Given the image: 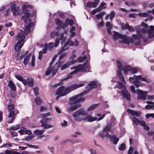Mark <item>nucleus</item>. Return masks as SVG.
Listing matches in <instances>:
<instances>
[{
    "label": "nucleus",
    "instance_id": "25",
    "mask_svg": "<svg viewBox=\"0 0 154 154\" xmlns=\"http://www.w3.org/2000/svg\"><path fill=\"white\" fill-rule=\"evenodd\" d=\"M73 76V75L70 73L69 75H67V76L66 78L62 79L61 80V82L55 85H54V86L56 87V86H59L62 85L63 84V83L62 82L63 81H64V80H66L67 79L72 78Z\"/></svg>",
    "mask_w": 154,
    "mask_h": 154
},
{
    "label": "nucleus",
    "instance_id": "18",
    "mask_svg": "<svg viewBox=\"0 0 154 154\" xmlns=\"http://www.w3.org/2000/svg\"><path fill=\"white\" fill-rule=\"evenodd\" d=\"M149 27L150 29H151V30H149L148 31L147 34L148 35V37H147V38H151L154 36V26L151 25L149 26ZM143 39H144V38H143ZM147 40V39L145 40H144V41H146Z\"/></svg>",
    "mask_w": 154,
    "mask_h": 154
},
{
    "label": "nucleus",
    "instance_id": "60",
    "mask_svg": "<svg viewBox=\"0 0 154 154\" xmlns=\"http://www.w3.org/2000/svg\"><path fill=\"white\" fill-rule=\"evenodd\" d=\"M81 134V133L79 131L76 132L74 134L72 135V136L74 137H77L78 135H79Z\"/></svg>",
    "mask_w": 154,
    "mask_h": 154
},
{
    "label": "nucleus",
    "instance_id": "10",
    "mask_svg": "<svg viewBox=\"0 0 154 154\" xmlns=\"http://www.w3.org/2000/svg\"><path fill=\"white\" fill-rule=\"evenodd\" d=\"M8 109L10 112L8 116L9 120L8 123H12L15 119L16 115L19 113V111L17 110L14 109V106L13 105L11 104L8 105Z\"/></svg>",
    "mask_w": 154,
    "mask_h": 154
},
{
    "label": "nucleus",
    "instance_id": "26",
    "mask_svg": "<svg viewBox=\"0 0 154 154\" xmlns=\"http://www.w3.org/2000/svg\"><path fill=\"white\" fill-rule=\"evenodd\" d=\"M15 78L18 80L21 81L24 85H26V80L23 79V78L19 75H15Z\"/></svg>",
    "mask_w": 154,
    "mask_h": 154
},
{
    "label": "nucleus",
    "instance_id": "52",
    "mask_svg": "<svg viewBox=\"0 0 154 154\" xmlns=\"http://www.w3.org/2000/svg\"><path fill=\"white\" fill-rule=\"evenodd\" d=\"M89 151L91 154H96L97 153L96 150L92 148H90L89 149Z\"/></svg>",
    "mask_w": 154,
    "mask_h": 154
},
{
    "label": "nucleus",
    "instance_id": "48",
    "mask_svg": "<svg viewBox=\"0 0 154 154\" xmlns=\"http://www.w3.org/2000/svg\"><path fill=\"white\" fill-rule=\"evenodd\" d=\"M106 132H104V131H103V130L102 132L99 134V135L102 138H104L106 137Z\"/></svg>",
    "mask_w": 154,
    "mask_h": 154
},
{
    "label": "nucleus",
    "instance_id": "38",
    "mask_svg": "<svg viewBox=\"0 0 154 154\" xmlns=\"http://www.w3.org/2000/svg\"><path fill=\"white\" fill-rule=\"evenodd\" d=\"M12 146V144L10 143H7L6 144H4L2 146H1V147H5L8 148L9 147H11Z\"/></svg>",
    "mask_w": 154,
    "mask_h": 154
},
{
    "label": "nucleus",
    "instance_id": "59",
    "mask_svg": "<svg viewBox=\"0 0 154 154\" xmlns=\"http://www.w3.org/2000/svg\"><path fill=\"white\" fill-rule=\"evenodd\" d=\"M106 26L108 28H112V25L109 22H107L106 23Z\"/></svg>",
    "mask_w": 154,
    "mask_h": 154
},
{
    "label": "nucleus",
    "instance_id": "50",
    "mask_svg": "<svg viewBox=\"0 0 154 154\" xmlns=\"http://www.w3.org/2000/svg\"><path fill=\"white\" fill-rule=\"evenodd\" d=\"M60 43V39L59 38H57L55 42L54 46L55 47H57L58 46V45Z\"/></svg>",
    "mask_w": 154,
    "mask_h": 154
},
{
    "label": "nucleus",
    "instance_id": "22",
    "mask_svg": "<svg viewBox=\"0 0 154 154\" xmlns=\"http://www.w3.org/2000/svg\"><path fill=\"white\" fill-rule=\"evenodd\" d=\"M127 112L128 113L130 114L132 116L135 117H138L140 114V112L135 111L130 109H128Z\"/></svg>",
    "mask_w": 154,
    "mask_h": 154
},
{
    "label": "nucleus",
    "instance_id": "32",
    "mask_svg": "<svg viewBox=\"0 0 154 154\" xmlns=\"http://www.w3.org/2000/svg\"><path fill=\"white\" fill-rule=\"evenodd\" d=\"M44 131V130L43 129L42 130H36L34 131V133L37 135H42Z\"/></svg>",
    "mask_w": 154,
    "mask_h": 154
},
{
    "label": "nucleus",
    "instance_id": "34",
    "mask_svg": "<svg viewBox=\"0 0 154 154\" xmlns=\"http://www.w3.org/2000/svg\"><path fill=\"white\" fill-rule=\"evenodd\" d=\"M112 126L110 124H107L103 129V131L105 132H107L109 131Z\"/></svg>",
    "mask_w": 154,
    "mask_h": 154
},
{
    "label": "nucleus",
    "instance_id": "16",
    "mask_svg": "<svg viewBox=\"0 0 154 154\" xmlns=\"http://www.w3.org/2000/svg\"><path fill=\"white\" fill-rule=\"evenodd\" d=\"M130 71L133 74H136L138 72L137 68L131 67L130 66L126 65L124 67V72L125 74H128V72Z\"/></svg>",
    "mask_w": 154,
    "mask_h": 154
},
{
    "label": "nucleus",
    "instance_id": "21",
    "mask_svg": "<svg viewBox=\"0 0 154 154\" xmlns=\"http://www.w3.org/2000/svg\"><path fill=\"white\" fill-rule=\"evenodd\" d=\"M97 119V118L96 117H93L91 115L87 116L83 119V120H87L89 122H92L96 120Z\"/></svg>",
    "mask_w": 154,
    "mask_h": 154
},
{
    "label": "nucleus",
    "instance_id": "12",
    "mask_svg": "<svg viewBox=\"0 0 154 154\" xmlns=\"http://www.w3.org/2000/svg\"><path fill=\"white\" fill-rule=\"evenodd\" d=\"M113 38L114 39H116L119 38H122V43L126 44L127 45H129L130 42H131V39H128V38L125 35H123L121 34H119L115 31H114Z\"/></svg>",
    "mask_w": 154,
    "mask_h": 154
},
{
    "label": "nucleus",
    "instance_id": "40",
    "mask_svg": "<svg viewBox=\"0 0 154 154\" xmlns=\"http://www.w3.org/2000/svg\"><path fill=\"white\" fill-rule=\"evenodd\" d=\"M20 128V125H16L12 126L10 128V129L11 130H16Z\"/></svg>",
    "mask_w": 154,
    "mask_h": 154
},
{
    "label": "nucleus",
    "instance_id": "35",
    "mask_svg": "<svg viewBox=\"0 0 154 154\" xmlns=\"http://www.w3.org/2000/svg\"><path fill=\"white\" fill-rule=\"evenodd\" d=\"M26 84H27L29 86H32L33 84V81L32 79L28 78L26 81Z\"/></svg>",
    "mask_w": 154,
    "mask_h": 154
},
{
    "label": "nucleus",
    "instance_id": "24",
    "mask_svg": "<svg viewBox=\"0 0 154 154\" xmlns=\"http://www.w3.org/2000/svg\"><path fill=\"white\" fill-rule=\"evenodd\" d=\"M97 87V85L96 82L93 81L88 84V86L86 87V88L89 90Z\"/></svg>",
    "mask_w": 154,
    "mask_h": 154
},
{
    "label": "nucleus",
    "instance_id": "55",
    "mask_svg": "<svg viewBox=\"0 0 154 154\" xmlns=\"http://www.w3.org/2000/svg\"><path fill=\"white\" fill-rule=\"evenodd\" d=\"M146 117L147 118H149L150 117L154 118V113H148L146 115Z\"/></svg>",
    "mask_w": 154,
    "mask_h": 154
},
{
    "label": "nucleus",
    "instance_id": "47",
    "mask_svg": "<svg viewBox=\"0 0 154 154\" xmlns=\"http://www.w3.org/2000/svg\"><path fill=\"white\" fill-rule=\"evenodd\" d=\"M147 100L149 101L154 100V95H148L147 96Z\"/></svg>",
    "mask_w": 154,
    "mask_h": 154
},
{
    "label": "nucleus",
    "instance_id": "5",
    "mask_svg": "<svg viewBox=\"0 0 154 154\" xmlns=\"http://www.w3.org/2000/svg\"><path fill=\"white\" fill-rule=\"evenodd\" d=\"M84 85L83 83L75 84L66 88L64 86H61L57 89L56 94L60 96H65L72 91L83 86Z\"/></svg>",
    "mask_w": 154,
    "mask_h": 154
},
{
    "label": "nucleus",
    "instance_id": "15",
    "mask_svg": "<svg viewBox=\"0 0 154 154\" xmlns=\"http://www.w3.org/2000/svg\"><path fill=\"white\" fill-rule=\"evenodd\" d=\"M137 93L138 94L137 98L138 99L145 100L146 99V95L147 92L146 91H143L140 89H137L136 91Z\"/></svg>",
    "mask_w": 154,
    "mask_h": 154
},
{
    "label": "nucleus",
    "instance_id": "9",
    "mask_svg": "<svg viewBox=\"0 0 154 154\" xmlns=\"http://www.w3.org/2000/svg\"><path fill=\"white\" fill-rule=\"evenodd\" d=\"M50 115V112L43 114L42 115V117L43 119L40 121V122L41 123V127H43L44 129H48L52 128L54 127L53 125L47 123L49 121H51V118L48 119L47 118Z\"/></svg>",
    "mask_w": 154,
    "mask_h": 154
},
{
    "label": "nucleus",
    "instance_id": "11",
    "mask_svg": "<svg viewBox=\"0 0 154 154\" xmlns=\"http://www.w3.org/2000/svg\"><path fill=\"white\" fill-rule=\"evenodd\" d=\"M87 114V112L85 111L83 109H80L74 112L72 116L75 121L80 122L83 120V118L79 117L80 116H84Z\"/></svg>",
    "mask_w": 154,
    "mask_h": 154
},
{
    "label": "nucleus",
    "instance_id": "41",
    "mask_svg": "<svg viewBox=\"0 0 154 154\" xmlns=\"http://www.w3.org/2000/svg\"><path fill=\"white\" fill-rule=\"evenodd\" d=\"M105 3L104 2L102 3L100 6L98 7L100 10L101 11L102 9H104L106 8V6H105Z\"/></svg>",
    "mask_w": 154,
    "mask_h": 154
},
{
    "label": "nucleus",
    "instance_id": "37",
    "mask_svg": "<svg viewBox=\"0 0 154 154\" xmlns=\"http://www.w3.org/2000/svg\"><path fill=\"white\" fill-rule=\"evenodd\" d=\"M86 6L89 8H96L95 5L93 2H88L86 5Z\"/></svg>",
    "mask_w": 154,
    "mask_h": 154
},
{
    "label": "nucleus",
    "instance_id": "30",
    "mask_svg": "<svg viewBox=\"0 0 154 154\" xmlns=\"http://www.w3.org/2000/svg\"><path fill=\"white\" fill-rule=\"evenodd\" d=\"M31 55V53H29L24 58L23 61V63L24 65H26L28 63L29 59Z\"/></svg>",
    "mask_w": 154,
    "mask_h": 154
},
{
    "label": "nucleus",
    "instance_id": "28",
    "mask_svg": "<svg viewBox=\"0 0 154 154\" xmlns=\"http://www.w3.org/2000/svg\"><path fill=\"white\" fill-rule=\"evenodd\" d=\"M110 140L114 144H116L119 141V138L115 136L114 135L112 137Z\"/></svg>",
    "mask_w": 154,
    "mask_h": 154
},
{
    "label": "nucleus",
    "instance_id": "8",
    "mask_svg": "<svg viewBox=\"0 0 154 154\" xmlns=\"http://www.w3.org/2000/svg\"><path fill=\"white\" fill-rule=\"evenodd\" d=\"M88 61L87 60L82 65L80 64L77 66H73L71 68V70L75 69L70 73L73 76L75 74L79 72H85L89 67V65L88 64Z\"/></svg>",
    "mask_w": 154,
    "mask_h": 154
},
{
    "label": "nucleus",
    "instance_id": "36",
    "mask_svg": "<svg viewBox=\"0 0 154 154\" xmlns=\"http://www.w3.org/2000/svg\"><path fill=\"white\" fill-rule=\"evenodd\" d=\"M105 13L102 12L99 13L96 15V17L97 20H99L100 19H102L103 16L104 14Z\"/></svg>",
    "mask_w": 154,
    "mask_h": 154
},
{
    "label": "nucleus",
    "instance_id": "51",
    "mask_svg": "<svg viewBox=\"0 0 154 154\" xmlns=\"http://www.w3.org/2000/svg\"><path fill=\"white\" fill-rule=\"evenodd\" d=\"M72 59V60L69 61L68 62H67L69 66L72 65V64L74 63L75 62H78L77 59H76L75 60H74L73 59Z\"/></svg>",
    "mask_w": 154,
    "mask_h": 154
},
{
    "label": "nucleus",
    "instance_id": "57",
    "mask_svg": "<svg viewBox=\"0 0 154 154\" xmlns=\"http://www.w3.org/2000/svg\"><path fill=\"white\" fill-rule=\"evenodd\" d=\"M43 53H45L43 52V50H42V51H39V56L38 57V58L39 59H41L42 58Z\"/></svg>",
    "mask_w": 154,
    "mask_h": 154
},
{
    "label": "nucleus",
    "instance_id": "53",
    "mask_svg": "<svg viewBox=\"0 0 154 154\" xmlns=\"http://www.w3.org/2000/svg\"><path fill=\"white\" fill-rule=\"evenodd\" d=\"M115 14V12L113 11H112L110 14V19L111 20H112Z\"/></svg>",
    "mask_w": 154,
    "mask_h": 154
},
{
    "label": "nucleus",
    "instance_id": "29",
    "mask_svg": "<svg viewBox=\"0 0 154 154\" xmlns=\"http://www.w3.org/2000/svg\"><path fill=\"white\" fill-rule=\"evenodd\" d=\"M146 103L149 104L145 106V108L146 109H152L153 107L152 105L154 104V103L151 101H148Z\"/></svg>",
    "mask_w": 154,
    "mask_h": 154
},
{
    "label": "nucleus",
    "instance_id": "31",
    "mask_svg": "<svg viewBox=\"0 0 154 154\" xmlns=\"http://www.w3.org/2000/svg\"><path fill=\"white\" fill-rule=\"evenodd\" d=\"M100 104L99 103L94 104L91 106H90L88 109V111H91L92 110H94Z\"/></svg>",
    "mask_w": 154,
    "mask_h": 154
},
{
    "label": "nucleus",
    "instance_id": "42",
    "mask_svg": "<svg viewBox=\"0 0 154 154\" xmlns=\"http://www.w3.org/2000/svg\"><path fill=\"white\" fill-rule=\"evenodd\" d=\"M121 28L122 29H127V27H128V24L127 23H121Z\"/></svg>",
    "mask_w": 154,
    "mask_h": 154
},
{
    "label": "nucleus",
    "instance_id": "43",
    "mask_svg": "<svg viewBox=\"0 0 154 154\" xmlns=\"http://www.w3.org/2000/svg\"><path fill=\"white\" fill-rule=\"evenodd\" d=\"M69 25V20L67 19L66 20L65 23L63 26L62 27L63 28H65V27H67Z\"/></svg>",
    "mask_w": 154,
    "mask_h": 154
},
{
    "label": "nucleus",
    "instance_id": "54",
    "mask_svg": "<svg viewBox=\"0 0 154 154\" xmlns=\"http://www.w3.org/2000/svg\"><path fill=\"white\" fill-rule=\"evenodd\" d=\"M35 94V96H37L39 95L38 89L37 88H35L33 89Z\"/></svg>",
    "mask_w": 154,
    "mask_h": 154
},
{
    "label": "nucleus",
    "instance_id": "49",
    "mask_svg": "<svg viewBox=\"0 0 154 154\" xmlns=\"http://www.w3.org/2000/svg\"><path fill=\"white\" fill-rule=\"evenodd\" d=\"M125 147V144L124 143H122L119 147V150H124Z\"/></svg>",
    "mask_w": 154,
    "mask_h": 154
},
{
    "label": "nucleus",
    "instance_id": "63",
    "mask_svg": "<svg viewBox=\"0 0 154 154\" xmlns=\"http://www.w3.org/2000/svg\"><path fill=\"white\" fill-rule=\"evenodd\" d=\"M24 132L26 134H32V132L30 130H25Z\"/></svg>",
    "mask_w": 154,
    "mask_h": 154
},
{
    "label": "nucleus",
    "instance_id": "6",
    "mask_svg": "<svg viewBox=\"0 0 154 154\" xmlns=\"http://www.w3.org/2000/svg\"><path fill=\"white\" fill-rule=\"evenodd\" d=\"M116 63L119 69L118 71L117 72V75L119 77L121 82H117V85L116 86V87L119 88H124L126 82L122 73V70H124V67H123L121 62L119 60H117ZM124 67V66H123V67Z\"/></svg>",
    "mask_w": 154,
    "mask_h": 154
},
{
    "label": "nucleus",
    "instance_id": "45",
    "mask_svg": "<svg viewBox=\"0 0 154 154\" xmlns=\"http://www.w3.org/2000/svg\"><path fill=\"white\" fill-rule=\"evenodd\" d=\"M35 57L33 55L32 57V60L31 62V65L34 67L35 66Z\"/></svg>",
    "mask_w": 154,
    "mask_h": 154
},
{
    "label": "nucleus",
    "instance_id": "13",
    "mask_svg": "<svg viewBox=\"0 0 154 154\" xmlns=\"http://www.w3.org/2000/svg\"><path fill=\"white\" fill-rule=\"evenodd\" d=\"M79 44V42L76 39L75 40L74 42H73L71 41L70 39H69L63 47L61 48L60 51L58 53L60 54L64 50L66 51L67 50L68 48L66 47V46L68 45L70 46H77Z\"/></svg>",
    "mask_w": 154,
    "mask_h": 154
},
{
    "label": "nucleus",
    "instance_id": "19",
    "mask_svg": "<svg viewBox=\"0 0 154 154\" xmlns=\"http://www.w3.org/2000/svg\"><path fill=\"white\" fill-rule=\"evenodd\" d=\"M54 44L53 42H50L48 44H45V48L43 49V51L44 53H46L48 49L49 51L51 50L54 47Z\"/></svg>",
    "mask_w": 154,
    "mask_h": 154
},
{
    "label": "nucleus",
    "instance_id": "7",
    "mask_svg": "<svg viewBox=\"0 0 154 154\" xmlns=\"http://www.w3.org/2000/svg\"><path fill=\"white\" fill-rule=\"evenodd\" d=\"M129 80L137 88L141 85V83L140 80L146 82H149L148 79L140 75L138 76L134 75L133 77H130L129 79Z\"/></svg>",
    "mask_w": 154,
    "mask_h": 154
},
{
    "label": "nucleus",
    "instance_id": "23",
    "mask_svg": "<svg viewBox=\"0 0 154 154\" xmlns=\"http://www.w3.org/2000/svg\"><path fill=\"white\" fill-rule=\"evenodd\" d=\"M138 15L139 16L142 17H148L149 19L150 20H152L153 19V17L152 16H150L146 13H139Z\"/></svg>",
    "mask_w": 154,
    "mask_h": 154
},
{
    "label": "nucleus",
    "instance_id": "61",
    "mask_svg": "<svg viewBox=\"0 0 154 154\" xmlns=\"http://www.w3.org/2000/svg\"><path fill=\"white\" fill-rule=\"evenodd\" d=\"M66 55V53H64L62 54L59 57L60 60H61L63 57Z\"/></svg>",
    "mask_w": 154,
    "mask_h": 154
},
{
    "label": "nucleus",
    "instance_id": "46",
    "mask_svg": "<svg viewBox=\"0 0 154 154\" xmlns=\"http://www.w3.org/2000/svg\"><path fill=\"white\" fill-rule=\"evenodd\" d=\"M100 11L99 9V8H98L97 9H94L93 11H92L91 12V14H94L96 13H97V12H99Z\"/></svg>",
    "mask_w": 154,
    "mask_h": 154
},
{
    "label": "nucleus",
    "instance_id": "44",
    "mask_svg": "<svg viewBox=\"0 0 154 154\" xmlns=\"http://www.w3.org/2000/svg\"><path fill=\"white\" fill-rule=\"evenodd\" d=\"M35 102L38 105H40L42 102L41 99L39 97H37L35 99Z\"/></svg>",
    "mask_w": 154,
    "mask_h": 154
},
{
    "label": "nucleus",
    "instance_id": "3",
    "mask_svg": "<svg viewBox=\"0 0 154 154\" xmlns=\"http://www.w3.org/2000/svg\"><path fill=\"white\" fill-rule=\"evenodd\" d=\"M88 92V91H85L79 94L72 97L69 98V103L71 106L68 110L69 112L76 110L80 107L81 105L79 102L84 101L85 99L82 97L85 95Z\"/></svg>",
    "mask_w": 154,
    "mask_h": 154
},
{
    "label": "nucleus",
    "instance_id": "33",
    "mask_svg": "<svg viewBox=\"0 0 154 154\" xmlns=\"http://www.w3.org/2000/svg\"><path fill=\"white\" fill-rule=\"evenodd\" d=\"M87 58L86 56L85 55L83 57H78L77 59V62H81L84 61Z\"/></svg>",
    "mask_w": 154,
    "mask_h": 154
},
{
    "label": "nucleus",
    "instance_id": "17",
    "mask_svg": "<svg viewBox=\"0 0 154 154\" xmlns=\"http://www.w3.org/2000/svg\"><path fill=\"white\" fill-rule=\"evenodd\" d=\"M11 11L14 16H17L20 13V8L18 6L16 7L15 5L13 4L11 6Z\"/></svg>",
    "mask_w": 154,
    "mask_h": 154
},
{
    "label": "nucleus",
    "instance_id": "14",
    "mask_svg": "<svg viewBox=\"0 0 154 154\" xmlns=\"http://www.w3.org/2000/svg\"><path fill=\"white\" fill-rule=\"evenodd\" d=\"M131 119L133 122L136 125H137L140 124V125L143 127L144 129L145 130L148 131L149 130V127L146 125L144 121L143 120L140 121L137 118L134 117L131 118Z\"/></svg>",
    "mask_w": 154,
    "mask_h": 154
},
{
    "label": "nucleus",
    "instance_id": "4",
    "mask_svg": "<svg viewBox=\"0 0 154 154\" xmlns=\"http://www.w3.org/2000/svg\"><path fill=\"white\" fill-rule=\"evenodd\" d=\"M52 61L50 62L49 66L47 70L45 72V75H48L51 72L53 75H55L56 72H57L59 66H60L61 70H63L66 69L69 66L67 63L63 64L60 61L56 63L54 66H52Z\"/></svg>",
    "mask_w": 154,
    "mask_h": 154
},
{
    "label": "nucleus",
    "instance_id": "58",
    "mask_svg": "<svg viewBox=\"0 0 154 154\" xmlns=\"http://www.w3.org/2000/svg\"><path fill=\"white\" fill-rule=\"evenodd\" d=\"M133 151V148L132 147H130L128 152V154H131Z\"/></svg>",
    "mask_w": 154,
    "mask_h": 154
},
{
    "label": "nucleus",
    "instance_id": "39",
    "mask_svg": "<svg viewBox=\"0 0 154 154\" xmlns=\"http://www.w3.org/2000/svg\"><path fill=\"white\" fill-rule=\"evenodd\" d=\"M55 23L58 26H60L62 24V21L60 19L57 18L55 20Z\"/></svg>",
    "mask_w": 154,
    "mask_h": 154
},
{
    "label": "nucleus",
    "instance_id": "64",
    "mask_svg": "<svg viewBox=\"0 0 154 154\" xmlns=\"http://www.w3.org/2000/svg\"><path fill=\"white\" fill-rule=\"evenodd\" d=\"M5 152V154H12L13 153L11 150H6Z\"/></svg>",
    "mask_w": 154,
    "mask_h": 154
},
{
    "label": "nucleus",
    "instance_id": "1",
    "mask_svg": "<svg viewBox=\"0 0 154 154\" xmlns=\"http://www.w3.org/2000/svg\"><path fill=\"white\" fill-rule=\"evenodd\" d=\"M32 6L26 4L22 6V11L24 14L21 17V19L25 22V28L22 30H20L16 38L18 42L14 46V49L16 51H20L24 43L25 36L30 31V29L33 26L35 23L32 22L31 18L32 17L30 14V11L28 9H31Z\"/></svg>",
    "mask_w": 154,
    "mask_h": 154
},
{
    "label": "nucleus",
    "instance_id": "2",
    "mask_svg": "<svg viewBox=\"0 0 154 154\" xmlns=\"http://www.w3.org/2000/svg\"><path fill=\"white\" fill-rule=\"evenodd\" d=\"M127 29L131 32H134L135 30L137 33V35L135 34L132 35L133 39L128 38V39H130L131 41L130 43L134 44L135 45H139L140 44V39H143L144 38L145 40L147 38V35H146V30L143 28L140 29L138 26L133 27L128 25L127 27Z\"/></svg>",
    "mask_w": 154,
    "mask_h": 154
},
{
    "label": "nucleus",
    "instance_id": "56",
    "mask_svg": "<svg viewBox=\"0 0 154 154\" xmlns=\"http://www.w3.org/2000/svg\"><path fill=\"white\" fill-rule=\"evenodd\" d=\"M58 35V32H53L51 33V37H54L55 36H57Z\"/></svg>",
    "mask_w": 154,
    "mask_h": 154
},
{
    "label": "nucleus",
    "instance_id": "62",
    "mask_svg": "<svg viewBox=\"0 0 154 154\" xmlns=\"http://www.w3.org/2000/svg\"><path fill=\"white\" fill-rule=\"evenodd\" d=\"M17 133L15 131H12L11 133V134L12 137H15L17 136Z\"/></svg>",
    "mask_w": 154,
    "mask_h": 154
},
{
    "label": "nucleus",
    "instance_id": "20",
    "mask_svg": "<svg viewBox=\"0 0 154 154\" xmlns=\"http://www.w3.org/2000/svg\"><path fill=\"white\" fill-rule=\"evenodd\" d=\"M121 92L122 96L124 98L128 100L130 99V94L126 89L124 88L121 91Z\"/></svg>",
    "mask_w": 154,
    "mask_h": 154
},
{
    "label": "nucleus",
    "instance_id": "27",
    "mask_svg": "<svg viewBox=\"0 0 154 154\" xmlns=\"http://www.w3.org/2000/svg\"><path fill=\"white\" fill-rule=\"evenodd\" d=\"M8 85L12 90L14 91H16V87L14 83L12 81L10 80L9 81Z\"/></svg>",
    "mask_w": 154,
    "mask_h": 154
}]
</instances>
